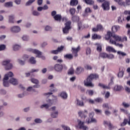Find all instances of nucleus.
Returning a JSON list of instances; mask_svg holds the SVG:
<instances>
[{"label":"nucleus","mask_w":130,"mask_h":130,"mask_svg":"<svg viewBox=\"0 0 130 130\" xmlns=\"http://www.w3.org/2000/svg\"><path fill=\"white\" fill-rule=\"evenodd\" d=\"M10 31L12 33H19L21 31V27L18 25L11 26Z\"/></svg>","instance_id":"9b49d317"},{"label":"nucleus","mask_w":130,"mask_h":130,"mask_svg":"<svg viewBox=\"0 0 130 130\" xmlns=\"http://www.w3.org/2000/svg\"><path fill=\"white\" fill-rule=\"evenodd\" d=\"M21 39H22L23 41H28V40H29V36L27 35H23L21 37Z\"/></svg>","instance_id":"13d9d810"},{"label":"nucleus","mask_w":130,"mask_h":130,"mask_svg":"<svg viewBox=\"0 0 130 130\" xmlns=\"http://www.w3.org/2000/svg\"><path fill=\"white\" fill-rule=\"evenodd\" d=\"M10 80L7 77H4L3 79V86L4 87H10Z\"/></svg>","instance_id":"aec40b11"},{"label":"nucleus","mask_w":130,"mask_h":130,"mask_svg":"<svg viewBox=\"0 0 130 130\" xmlns=\"http://www.w3.org/2000/svg\"><path fill=\"white\" fill-rule=\"evenodd\" d=\"M115 3H117L119 6H122L123 7H126V3L122 0H114Z\"/></svg>","instance_id":"5701e85b"},{"label":"nucleus","mask_w":130,"mask_h":130,"mask_svg":"<svg viewBox=\"0 0 130 130\" xmlns=\"http://www.w3.org/2000/svg\"><path fill=\"white\" fill-rule=\"evenodd\" d=\"M59 96L63 100H67V99H68V98L69 97V95L68 94V93L64 91L60 92V93L59 94Z\"/></svg>","instance_id":"ddd939ff"},{"label":"nucleus","mask_w":130,"mask_h":130,"mask_svg":"<svg viewBox=\"0 0 130 130\" xmlns=\"http://www.w3.org/2000/svg\"><path fill=\"white\" fill-rule=\"evenodd\" d=\"M36 0H29L26 2L25 5L26 6H31L33 3L35 2Z\"/></svg>","instance_id":"680f3d73"},{"label":"nucleus","mask_w":130,"mask_h":130,"mask_svg":"<svg viewBox=\"0 0 130 130\" xmlns=\"http://www.w3.org/2000/svg\"><path fill=\"white\" fill-rule=\"evenodd\" d=\"M119 30H120V26L119 25H113L112 27V31L113 32H117Z\"/></svg>","instance_id":"7c9ffc66"},{"label":"nucleus","mask_w":130,"mask_h":130,"mask_svg":"<svg viewBox=\"0 0 130 130\" xmlns=\"http://www.w3.org/2000/svg\"><path fill=\"white\" fill-rule=\"evenodd\" d=\"M53 99H47L46 102L47 104L49 105V107L51 106V105H53V104H56V102H57V96L53 95Z\"/></svg>","instance_id":"6e6552de"},{"label":"nucleus","mask_w":130,"mask_h":130,"mask_svg":"<svg viewBox=\"0 0 130 130\" xmlns=\"http://www.w3.org/2000/svg\"><path fill=\"white\" fill-rule=\"evenodd\" d=\"M103 30V26L101 24H99L97 25L96 27L92 28V31L93 32H97L98 31H101Z\"/></svg>","instance_id":"b1692460"},{"label":"nucleus","mask_w":130,"mask_h":130,"mask_svg":"<svg viewBox=\"0 0 130 130\" xmlns=\"http://www.w3.org/2000/svg\"><path fill=\"white\" fill-rule=\"evenodd\" d=\"M78 125H75L76 128H80L82 130H88L89 128L88 126L85 125V122L81 120L80 119H77Z\"/></svg>","instance_id":"20e7f679"},{"label":"nucleus","mask_w":130,"mask_h":130,"mask_svg":"<svg viewBox=\"0 0 130 130\" xmlns=\"http://www.w3.org/2000/svg\"><path fill=\"white\" fill-rule=\"evenodd\" d=\"M6 48H7V46H6V45H0V51H4V50H6Z\"/></svg>","instance_id":"6e6d98bb"},{"label":"nucleus","mask_w":130,"mask_h":130,"mask_svg":"<svg viewBox=\"0 0 130 130\" xmlns=\"http://www.w3.org/2000/svg\"><path fill=\"white\" fill-rule=\"evenodd\" d=\"M124 21V17L122 16H120L118 18V23L120 24H121V23H123V21Z\"/></svg>","instance_id":"de8ad7c7"},{"label":"nucleus","mask_w":130,"mask_h":130,"mask_svg":"<svg viewBox=\"0 0 130 130\" xmlns=\"http://www.w3.org/2000/svg\"><path fill=\"white\" fill-rule=\"evenodd\" d=\"M63 48H64V47L63 46H61L59 47H58L57 50H52L51 51V53L53 54H58L59 52H61V51L63 50Z\"/></svg>","instance_id":"4468645a"},{"label":"nucleus","mask_w":130,"mask_h":130,"mask_svg":"<svg viewBox=\"0 0 130 130\" xmlns=\"http://www.w3.org/2000/svg\"><path fill=\"white\" fill-rule=\"evenodd\" d=\"M80 46H78L77 48H72V53L75 56V57H77L78 56V52L80 51Z\"/></svg>","instance_id":"dca6fc26"},{"label":"nucleus","mask_w":130,"mask_h":130,"mask_svg":"<svg viewBox=\"0 0 130 130\" xmlns=\"http://www.w3.org/2000/svg\"><path fill=\"white\" fill-rule=\"evenodd\" d=\"M17 61L19 64H20V66H24V64H25V61L22 60L21 59H18Z\"/></svg>","instance_id":"5fc2aeb1"},{"label":"nucleus","mask_w":130,"mask_h":130,"mask_svg":"<svg viewBox=\"0 0 130 130\" xmlns=\"http://www.w3.org/2000/svg\"><path fill=\"white\" fill-rule=\"evenodd\" d=\"M36 123H42V120L40 118H36L35 119Z\"/></svg>","instance_id":"338daca9"},{"label":"nucleus","mask_w":130,"mask_h":130,"mask_svg":"<svg viewBox=\"0 0 130 130\" xmlns=\"http://www.w3.org/2000/svg\"><path fill=\"white\" fill-rule=\"evenodd\" d=\"M94 115H95L94 112H90L88 114L89 117L87 118L85 120L86 123H87V124L90 123H97V119L94 118Z\"/></svg>","instance_id":"7ed1b4c3"},{"label":"nucleus","mask_w":130,"mask_h":130,"mask_svg":"<svg viewBox=\"0 0 130 130\" xmlns=\"http://www.w3.org/2000/svg\"><path fill=\"white\" fill-rule=\"evenodd\" d=\"M102 7L103 8L104 11H108V10H109V3L108 2H104L102 4Z\"/></svg>","instance_id":"6ab92c4d"},{"label":"nucleus","mask_w":130,"mask_h":130,"mask_svg":"<svg viewBox=\"0 0 130 130\" xmlns=\"http://www.w3.org/2000/svg\"><path fill=\"white\" fill-rule=\"evenodd\" d=\"M117 55H119V58H121V56H122V57H124V56H126V53L121 51H118L117 52Z\"/></svg>","instance_id":"bb28decb"},{"label":"nucleus","mask_w":130,"mask_h":130,"mask_svg":"<svg viewBox=\"0 0 130 130\" xmlns=\"http://www.w3.org/2000/svg\"><path fill=\"white\" fill-rule=\"evenodd\" d=\"M29 60L30 63H31L32 64H35V63H36V60L34 57H31Z\"/></svg>","instance_id":"a18cd8bd"},{"label":"nucleus","mask_w":130,"mask_h":130,"mask_svg":"<svg viewBox=\"0 0 130 130\" xmlns=\"http://www.w3.org/2000/svg\"><path fill=\"white\" fill-rule=\"evenodd\" d=\"M78 4H79V1L78 0H71L70 1V6H72V7L77 6Z\"/></svg>","instance_id":"72a5a7b5"},{"label":"nucleus","mask_w":130,"mask_h":130,"mask_svg":"<svg viewBox=\"0 0 130 130\" xmlns=\"http://www.w3.org/2000/svg\"><path fill=\"white\" fill-rule=\"evenodd\" d=\"M57 116H58V111H55L51 113L52 118H57Z\"/></svg>","instance_id":"cd10ccee"},{"label":"nucleus","mask_w":130,"mask_h":130,"mask_svg":"<svg viewBox=\"0 0 130 130\" xmlns=\"http://www.w3.org/2000/svg\"><path fill=\"white\" fill-rule=\"evenodd\" d=\"M78 115L81 117V118H86L87 115H88V110L85 109L84 111H80L78 112Z\"/></svg>","instance_id":"1a4fd4ad"},{"label":"nucleus","mask_w":130,"mask_h":130,"mask_svg":"<svg viewBox=\"0 0 130 130\" xmlns=\"http://www.w3.org/2000/svg\"><path fill=\"white\" fill-rule=\"evenodd\" d=\"M122 88V87L120 85H116L114 88V91H120Z\"/></svg>","instance_id":"4d7b16f0"},{"label":"nucleus","mask_w":130,"mask_h":130,"mask_svg":"<svg viewBox=\"0 0 130 130\" xmlns=\"http://www.w3.org/2000/svg\"><path fill=\"white\" fill-rule=\"evenodd\" d=\"M54 70L56 72H59V73H61L62 71V65L59 64H56L54 66Z\"/></svg>","instance_id":"f3484780"},{"label":"nucleus","mask_w":130,"mask_h":130,"mask_svg":"<svg viewBox=\"0 0 130 130\" xmlns=\"http://www.w3.org/2000/svg\"><path fill=\"white\" fill-rule=\"evenodd\" d=\"M85 28H86V26H85V25H83L82 22H79L78 23V31H81L83 30V29H85Z\"/></svg>","instance_id":"c85d7f7f"},{"label":"nucleus","mask_w":130,"mask_h":130,"mask_svg":"<svg viewBox=\"0 0 130 130\" xmlns=\"http://www.w3.org/2000/svg\"><path fill=\"white\" fill-rule=\"evenodd\" d=\"M32 15L34 16H40V13L36 10L32 11Z\"/></svg>","instance_id":"0e129e2a"},{"label":"nucleus","mask_w":130,"mask_h":130,"mask_svg":"<svg viewBox=\"0 0 130 130\" xmlns=\"http://www.w3.org/2000/svg\"><path fill=\"white\" fill-rule=\"evenodd\" d=\"M75 103L77 106H80V107H84L85 106V103H84V102L80 100L78 98L76 99Z\"/></svg>","instance_id":"2eb2a0df"},{"label":"nucleus","mask_w":130,"mask_h":130,"mask_svg":"<svg viewBox=\"0 0 130 130\" xmlns=\"http://www.w3.org/2000/svg\"><path fill=\"white\" fill-rule=\"evenodd\" d=\"M89 13H91V9L90 8H86L85 10V13L82 15L83 17H87Z\"/></svg>","instance_id":"e433bc0d"},{"label":"nucleus","mask_w":130,"mask_h":130,"mask_svg":"<svg viewBox=\"0 0 130 130\" xmlns=\"http://www.w3.org/2000/svg\"><path fill=\"white\" fill-rule=\"evenodd\" d=\"M106 50L108 52H113V53H116V50L113 47L110 46H108L106 48Z\"/></svg>","instance_id":"412c9836"},{"label":"nucleus","mask_w":130,"mask_h":130,"mask_svg":"<svg viewBox=\"0 0 130 130\" xmlns=\"http://www.w3.org/2000/svg\"><path fill=\"white\" fill-rule=\"evenodd\" d=\"M72 21L73 22H79V21L80 20V17H79V16H72Z\"/></svg>","instance_id":"79ce46f5"},{"label":"nucleus","mask_w":130,"mask_h":130,"mask_svg":"<svg viewBox=\"0 0 130 130\" xmlns=\"http://www.w3.org/2000/svg\"><path fill=\"white\" fill-rule=\"evenodd\" d=\"M74 58V56H73V54H67L64 55V58L66 59H73Z\"/></svg>","instance_id":"c9c22d12"},{"label":"nucleus","mask_w":130,"mask_h":130,"mask_svg":"<svg viewBox=\"0 0 130 130\" xmlns=\"http://www.w3.org/2000/svg\"><path fill=\"white\" fill-rule=\"evenodd\" d=\"M8 22L10 24H14L15 23V16L13 15L8 16Z\"/></svg>","instance_id":"4be33fe9"},{"label":"nucleus","mask_w":130,"mask_h":130,"mask_svg":"<svg viewBox=\"0 0 130 130\" xmlns=\"http://www.w3.org/2000/svg\"><path fill=\"white\" fill-rule=\"evenodd\" d=\"M100 56L102 58H107L108 54L106 53H101L100 54Z\"/></svg>","instance_id":"3c124183"},{"label":"nucleus","mask_w":130,"mask_h":130,"mask_svg":"<svg viewBox=\"0 0 130 130\" xmlns=\"http://www.w3.org/2000/svg\"><path fill=\"white\" fill-rule=\"evenodd\" d=\"M30 81L31 83H33V84H39V81L35 78H31L30 79Z\"/></svg>","instance_id":"052dcab7"},{"label":"nucleus","mask_w":130,"mask_h":130,"mask_svg":"<svg viewBox=\"0 0 130 130\" xmlns=\"http://www.w3.org/2000/svg\"><path fill=\"white\" fill-rule=\"evenodd\" d=\"M26 91L27 92H35V89L32 86H28L26 89Z\"/></svg>","instance_id":"603ef678"},{"label":"nucleus","mask_w":130,"mask_h":130,"mask_svg":"<svg viewBox=\"0 0 130 130\" xmlns=\"http://www.w3.org/2000/svg\"><path fill=\"white\" fill-rule=\"evenodd\" d=\"M112 36H113L112 33L110 31H108L107 34L105 36L106 40H110V39L112 38Z\"/></svg>","instance_id":"a878e982"},{"label":"nucleus","mask_w":130,"mask_h":130,"mask_svg":"<svg viewBox=\"0 0 130 130\" xmlns=\"http://www.w3.org/2000/svg\"><path fill=\"white\" fill-rule=\"evenodd\" d=\"M103 124H104V125H108L109 128H111L112 127V125L109 121H104Z\"/></svg>","instance_id":"8fccbe9b"},{"label":"nucleus","mask_w":130,"mask_h":130,"mask_svg":"<svg viewBox=\"0 0 130 130\" xmlns=\"http://www.w3.org/2000/svg\"><path fill=\"white\" fill-rule=\"evenodd\" d=\"M61 127H62L63 130H71V128H70V127L64 124L61 125Z\"/></svg>","instance_id":"bf43d9fd"},{"label":"nucleus","mask_w":130,"mask_h":130,"mask_svg":"<svg viewBox=\"0 0 130 130\" xmlns=\"http://www.w3.org/2000/svg\"><path fill=\"white\" fill-rule=\"evenodd\" d=\"M45 31H51L52 30V27L50 26L47 25L45 27Z\"/></svg>","instance_id":"774afa93"},{"label":"nucleus","mask_w":130,"mask_h":130,"mask_svg":"<svg viewBox=\"0 0 130 130\" xmlns=\"http://www.w3.org/2000/svg\"><path fill=\"white\" fill-rule=\"evenodd\" d=\"M69 12L72 16H74V15H75V13H76V9L74 8H70Z\"/></svg>","instance_id":"864d4df0"},{"label":"nucleus","mask_w":130,"mask_h":130,"mask_svg":"<svg viewBox=\"0 0 130 130\" xmlns=\"http://www.w3.org/2000/svg\"><path fill=\"white\" fill-rule=\"evenodd\" d=\"M11 62V60L10 59H7V60H5L2 61V66H4V67H5V68L7 67V66Z\"/></svg>","instance_id":"f704fd0d"},{"label":"nucleus","mask_w":130,"mask_h":130,"mask_svg":"<svg viewBox=\"0 0 130 130\" xmlns=\"http://www.w3.org/2000/svg\"><path fill=\"white\" fill-rule=\"evenodd\" d=\"M86 95H88V96H93L94 95V90L92 89H88L86 91Z\"/></svg>","instance_id":"58836bf2"},{"label":"nucleus","mask_w":130,"mask_h":130,"mask_svg":"<svg viewBox=\"0 0 130 130\" xmlns=\"http://www.w3.org/2000/svg\"><path fill=\"white\" fill-rule=\"evenodd\" d=\"M92 39L95 40V39H101V36L97 35V34H93L92 35Z\"/></svg>","instance_id":"c03bdc74"},{"label":"nucleus","mask_w":130,"mask_h":130,"mask_svg":"<svg viewBox=\"0 0 130 130\" xmlns=\"http://www.w3.org/2000/svg\"><path fill=\"white\" fill-rule=\"evenodd\" d=\"M21 45L18 44H15L13 46L12 48L14 51H18L19 49H21Z\"/></svg>","instance_id":"c756f323"},{"label":"nucleus","mask_w":130,"mask_h":130,"mask_svg":"<svg viewBox=\"0 0 130 130\" xmlns=\"http://www.w3.org/2000/svg\"><path fill=\"white\" fill-rule=\"evenodd\" d=\"M71 25H72V21H68L66 22V23H65V27L62 28L63 34H69V32L70 31V29L72 28Z\"/></svg>","instance_id":"39448f33"},{"label":"nucleus","mask_w":130,"mask_h":130,"mask_svg":"<svg viewBox=\"0 0 130 130\" xmlns=\"http://www.w3.org/2000/svg\"><path fill=\"white\" fill-rule=\"evenodd\" d=\"M13 77H14V73L12 72H9L5 74L4 78H6L9 79V78H13Z\"/></svg>","instance_id":"473e14b6"},{"label":"nucleus","mask_w":130,"mask_h":130,"mask_svg":"<svg viewBox=\"0 0 130 130\" xmlns=\"http://www.w3.org/2000/svg\"><path fill=\"white\" fill-rule=\"evenodd\" d=\"M97 80V79H99V75L96 74H90L87 78L86 80L84 81L85 86L86 87H91L93 88L94 87V84L92 83V81L93 80Z\"/></svg>","instance_id":"f257e3e1"},{"label":"nucleus","mask_w":130,"mask_h":130,"mask_svg":"<svg viewBox=\"0 0 130 130\" xmlns=\"http://www.w3.org/2000/svg\"><path fill=\"white\" fill-rule=\"evenodd\" d=\"M50 87L51 88L50 89V92L44 93V96L49 97L50 95H52L53 92H56L57 91V89L54 88V84H51L50 85Z\"/></svg>","instance_id":"0eeeda50"},{"label":"nucleus","mask_w":130,"mask_h":130,"mask_svg":"<svg viewBox=\"0 0 130 130\" xmlns=\"http://www.w3.org/2000/svg\"><path fill=\"white\" fill-rule=\"evenodd\" d=\"M84 71V69L82 67H78L76 69V74H77V75H79V74H81L83 71Z\"/></svg>","instance_id":"a19ab883"},{"label":"nucleus","mask_w":130,"mask_h":130,"mask_svg":"<svg viewBox=\"0 0 130 130\" xmlns=\"http://www.w3.org/2000/svg\"><path fill=\"white\" fill-rule=\"evenodd\" d=\"M40 107L41 109H43V108H45V109L48 110V109H49V107H50L49 106V105L48 104H44L41 105Z\"/></svg>","instance_id":"4c0bfd02"},{"label":"nucleus","mask_w":130,"mask_h":130,"mask_svg":"<svg viewBox=\"0 0 130 130\" xmlns=\"http://www.w3.org/2000/svg\"><path fill=\"white\" fill-rule=\"evenodd\" d=\"M14 68V66L12 63H11L10 62L9 63L8 65L5 67V70H12Z\"/></svg>","instance_id":"49530a36"},{"label":"nucleus","mask_w":130,"mask_h":130,"mask_svg":"<svg viewBox=\"0 0 130 130\" xmlns=\"http://www.w3.org/2000/svg\"><path fill=\"white\" fill-rule=\"evenodd\" d=\"M109 43H110V44H113L114 45H115V46H118L120 48H122V47H123V45L117 43L116 42H115V41H112V40H111V41L109 42Z\"/></svg>","instance_id":"393cba45"},{"label":"nucleus","mask_w":130,"mask_h":130,"mask_svg":"<svg viewBox=\"0 0 130 130\" xmlns=\"http://www.w3.org/2000/svg\"><path fill=\"white\" fill-rule=\"evenodd\" d=\"M5 7L6 8H13V2H9L6 3L5 4Z\"/></svg>","instance_id":"ea45409f"},{"label":"nucleus","mask_w":130,"mask_h":130,"mask_svg":"<svg viewBox=\"0 0 130 130\" xmlns=\"http://www.w3.org/2000/svg\"><path fill=\"white\" fill-rule=\"evenodd\" d=\"M9 82L10 84L13 85L14 86H16L19 83V82H18V80L13 77L9 79Z\"/></svg>","instance_id":"a211bd4d"},{"label":"nucleus","mask_w":130,"mask_h":130,"mask_svg":"<svg viewBox=\"0 0 130 130\" xmlns=\"http://www.w3.org/2000/svg\"><path fill=\"white\" fill-rule=\"evenodd\" d=\"M102 107L104 109H111V107H109L108 103H104L103 104Z\"/></svg>","instance_id":"37998d69"},{"label":"nucleus","mask_w":130,"mask_h":130,"mask_svg":"<svg viewBox=\"0 0 130 130\" xmlns=\"http://www.w3.org/2000/svg\"><path fill=\"white\" fill-rule=\"evenodd\" d=\"M107 58H108L109 59H113V58H114V55L113 54H108Z\"/></svg>","instance_id":"69168bd1"},{"label":"nucleus","mask_w":130,"mask_h":130,"mask_svg":"<svg viewBox=\"0 0 130 130\" xmlns=\"http://www.w3.org/2000/svg\"><path fill=\"white\" fill-rule=\"evenodd\" d=\"M99 86H100V87H101V88H103V89H109V87L102 83H99Z\"/></svg>","instance_id":"e2e57ef3"},{"label":"nucleus","mask_w":130,"mask_h":130,"mask_svg":"<svg viewBox=\"0 0 130 130\" xmlns=\"http://www.w3.org/2000/svg\"><path fill=\"white\" fill-rule=\"evenodd\" d=\"M53 19L55 20V21H57V22H60L61 20L62 21H64L65 22L68 21V18L67 17H63L61 18V15L60 14L56 15V16H54Z\"/></svg>","instance_id":"9d476101"},{"label":"nucleus","mask_w":130,"mask_h":130,"mask_svg":"<svg viewBox=\"0 0 130 130\" xmlns=\"http://www.w3.org/2000/svg\"><path fill=\"white\" fill-rule=\"evenodd\" d=\"M94 45L96 46V50L99 52H101L102 51V45L100 43H95Z\"/></svg>","instance_id":"2f4dec72"},{"label":"nucleus","mask_w":130,"mask_h":130,"mask_svg":"<svg viewBox=\"0 0 130 130\" xmlns=\"http://www.w3.org/2000/svg\"><path fill=\"white\" fill-rule=\"evenodd\" d=\"M120 111L124 113V114H126L127 115L129 121H127V119H124L123 122L121 124V126H124V125H126V124L128 123V124H130V113H128V111L127 110L120 108Z\"/></svg>","instance_id":"f03ea898"},{"label":"nucleus","mask_w":130,"mask_h":130,"mask_svg":"<svg viewBox=\"0 0 130 130\" xmlns=\"http://www.w3.org/2000/svg\"><path fill=\"white\" fill-rule=\"evenodd\" d=\"M111 40H112V41H115V42H119L121 41V37L117 35L114 34L112 36V38L110 39L109 42H110Z\"/></svg>","instance_id":"f8f14e48"},{"label":"nucleus","mask_w":130,"mask_h":130,"mask_svg":"<svg viewBox=\"0 0 130 130\" xmlns=\"http://www.w3.org/2000/svg\"><path fill=\"white\" fill-rule=\"evenodd\" d=\"M84 3L87 4V5H93L94 1L93 0H83Z\"/></svg>","instance_id":"09e8293b"},{"label":"nucleus","mask_w":130,"mask_h":130,"mask_svg":"<svg viewBox=\"0 0 130 130\" xmlns=\"http://www.w3.org/2000/svg\"><path fill=\"white\" fill-rule=\"evenodd\" d=\"M27 51L29 52H31L32 53H34V54H36V57L41 58L42 55V52L36 49H32L31 48L27 49Z\"/></svg>","instance_id":"423d86ee"}]
</instances>
